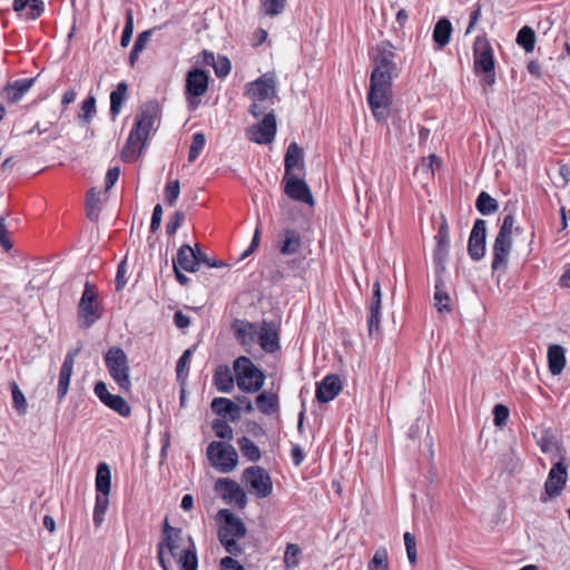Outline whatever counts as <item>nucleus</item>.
Listing matches in <instances>:
<instances>
[{
    "label": "nucleus",
    "instance_id": "nucleus-18",
    "mask_svg": "<svg viewBox=\"0 0 570 570\" xmlns=\"http://www.w3.org/2000/svg\"><path fill=\"white\" fill-rule=\"evenodd\" d=\"M215 489L222 493L223 499L243 509L247 503L246 493L238 483L230 479H218Z\"/></svg>",
    "mask_w": 570,
    "mask_h": 570
},
{
    "label": "nucleus",
    "instance_id": "nucleus-17",
    "mask_svg": "<svg viewBox=\"0 0 570 570\" xmlns=\"http://www.w3.org/2000/svg\"><path fill=\"white\" fill-rule=\"evenodd\" d=\"M487 222L478 218L471 229L468 253L473 261H480L485 254Z\"/></svg>",
    "mask_w": 570,
    "mask_h": 570
},
{
    "label": "nucleus",
    "instance_id": "nucleus-37",
    "mask_svg": "<svg viewBox=\"0 0 570 570\" xmlns=\"http://www.w3.org/2000/svg\"><path fill=\"white\" fill-rule=\"evenodd\" d=\"M109 494L97 493L94 508V524L96 528H100L105 521V514L109 505Z\"/></svg>",
    "mask_w": 570,
    "mask_h": 570
},
{
    "label": "nucleus",
    "instance_id": "nucleus-63",
    "mask_svg": "<svg viewBox=\"0 0 570 570\" xmlns=\"http://www.w3.org/2000/svg\"><path fill=\"white\" fill-rule=\"evenodd\" d=\"M154 32V29H149V30H145L142 32H140L135 42H134V47H136V50H144L147 42L149 41L151 35Z\"/></svg>",
    "mask_w": 570,
    "mask_h": 570
},
{
    "label": "nucleus",
    "instance_id": "nucleus-34",
    "mask_svg": "<svg viewBox=\"0 0 570 570\" xmlns=\"http://www.w3.org/2000/svg\"><path fill=\"white\" fill-rule=\"evenodd\" d=\"M537 444L543 453H550L561 448L558 436L552 429H542L540 436L537 439Z\"/></svg>",
    "mask_w": 570,
    "mask_h": 570
},
{
    "label": "nucleus",
    "instance_id": "nucleus-3",
    "mask_svg": "<svg viewBox=\"0 0 570 570\" xmlns=\"http://www.w3.org/2000/svg\"><path fill=\"white\" fill-rule=\"evenodd\" d=\"M522 233L523 228L515 224V218L512 214H508L503 217L492 246L491 268L493 273L507 272L509 256L512 249V235H520Z\"/></svg>",
    "mask_w": 570,
    "mask_h": 570
},
{
    "label": "nucleus",
    "instance_id": "nucleus-56",
    "mask_svg": "<svg viewBox=\"0 0 570 570\" xmlns=\"http://www.w3.org/2000/svg\"><path fill=\"white\" fill-rule=\"evenodd\" d=\"M185 220V213L181 210H176L175 214L169 218L166 224V233L171 236L177 229L181 226Z\"/></svg>",
    "mask_w": 570,
    "mask_h": 570
},
{
    "label": "nucleus",
    "instance_id": "nucleus-16",
    "mask_svg": "<svg viewBox=\"0 0 570 570\" xmlns=\"http://www.w3.org/2000/svg\"><path fill=\"white\" fill-rule=\"evenodd\" d=\"M284 193L293 200L314 205V198L308 185L298 175L284 176Z\"/></svg>",
    "mask_w": 570,
    "mask_h": 570
},
{
    "label": "nucleus",
    "instance_id": "nucleus-48",
    "mask_svg": "<svg viewBox=\"0 0 570 570\" xmlns=\"http://www.w3.org/2000/svg\"><path fill=\"white\" fill-rule=\"evenodd\" d=\"M134 32V13L131 9L126 10V22L122 30L120 45L121 47H127L131 40Z\"/></svg>",
    "mask_w": 570,
    "mask_h": 570
},
{
    "label": "nucleus",
    "instance_id": "nucleus-8",
    "mask_svg": "<svg viewBox=\"0 0 570 570\" xmlns=\"http://www.w3.org/2000/svg\"><path fill=\"white\" fill-rule=\"evenodd\" d=\"M78 314L79 317L85 321H97L104 315V306L99 298L98 287L88 281L85 283V287L78 303Z\"/></svg>",
    "mask_w": 570,
    "mask_h": 570
},
{
    "label": "nucleus",
    "instance_id": "nucleus-6",
    "mask_svg": "<svg viewBox=\"0 0 570 570\" xmlns=\"http://www.w3.org/2000/svg\"><path fill=\"white\" fill-rule=\"evenodd\" d=\"M209 72L199 68L189 70L186 75L185 98L188 110L195 111L200 105V97L208 89Z\"/></svg>",
    "mask_w": 570,
    "mask_h": 570
},
{
    "label": "nucleus",
    "instance_id": "nucleus-22",
    "mask_svg": "<svg viewBox=\"0 0 570 570\" xmlns=\"http://www.w3.org/2000/svg\"><path fill=\"white\" fill-rule=\"evenodd\" d=\"M146 142L147 140L139 136V134H136V131L130 130L127 141L121 150V159L125 163L136 161L140 157L146 146Z\"/></svg>",
    "mask_w": 570,
    "mask_h": 570
},
{
    "label": "nucleus",
    "instance_id": "nucleus-39",
    "mask_svg": "<svg viewBox=\"0 0 570 570\" xmlns=\"http://www.w3.org/2000/svg\"><path fill=\"white\" fill-rule=\"evenodd\" d=\"M238 448L242 454L250 462H257L261 459V451L258 446L247 436H242L237 440Z\"/></svg>",
    "mask_w": 570,
    "mask_h": 570
},
{
    "label": "nucleus",
    "instance_id": "nucleus-50",
    "mask_svg": "<svg viewBox=\"0 0 570 570\" xmlns=\"http://www.w3.org/2000/svg\"><path fill=\"white\" fill-rule=\"evenodd\" d=\"M286 0H262V9L267 16L281 14L285 9Z\"/></svg>",
    "mask_w": 570,
    "mask_h": 570
},
{
    "label": "nucleus",
    "instance_id": "nucleus-35",
    "mask_svg": "<svg viewBox=\"0 0 570 570\" xmlns=\"http://www.w3.org/2000/svg\"><path fill=\"white\" fill-rule=\"evenodd\" d=\"M128 86L125 81L117 85L116 89L110 94V115L115 119L120 110L124 101L127 98Z\"/></svg>",
    "mask_w": 570,
    "mask_h": 570
},
{
    "label": "nucleus",
    "instance_id": "nucleus-11",
    "mask_svg": "<svg viewBox=\"0 0 570 570\" xmlns=\"http://www.w3.org/2000/svg\"><path fill=\"white\" fill-rule=\"evenodd\" d=\"M275 76L273 73H265L247 85L246 96L250 100L271 101V104H274L277 94Z\"/></svg>",
    "mask_w": 570,
    "mask_h": 570
},
{
    "label": "nucleus",
    "instance_id": "nucleus-51",
    "mask_svg": "<svg viewBox=\"0 0 570 570\" xmlns=\"http://www.w3.org/2000/svg\"><path fill=\"white\" fill-rule=\"evenodd\" d=\"M190 356H191V350L188 348L178 358L177 364H176V375H177L178 381H185V379L187 376L186 372L188 370L189 362H190Z\"/></svg>",
    "mask_w": 570,
    "mask_h": 570
},
{
    "label": "nucleus",
    "instance_id": "nucleus-10",
    "mask_svg": "<svg viewBox=\"0 0 570 570\" xmlns=\"http://www.w3.org/2000/svg\"><path fill=\"white\" fill-rule=\"evenodd\" d=\"M568 480V466L561 458L550 469L544 482V495H541V501L546 502L548 499L557 498L563 491Z\"/></svg>",
    "mask_w": 570,
    "mask_h": 570
},
{
    "label": "nucleus",
    "instance_id": "nucleus-53",
    "mask_svg": "<svg viewBox=\"0 0 570 570\" xmlns=\"http://www.w3.org/2000/svg\"><path fill=\"white\" fill-rule=\"evenodd\" d=\"M449 245L450 243H436L433 259L438 268L444 269L445 268V261L449 254Z\"/></svg>",
    "mask_w": 570,
    "mask_h": 570
},
{
    "label": "nucleus",
    "instance_id": "nucleus-40",
    "mask_svg": "<svg viewBox=\"0 0 570 570\" xmlns=\"http://www.w3.org/2000/svg\"><path fill=\"white\" fill-rule=\"evenodd\" d=\"M99 203H100V193L96 191L95 188L90 189L87 193V197H86V214H87V217L91 222L97 220L99 217V212H100Z\"/></svg>",
    "mask_w": 570,
    "mask_h": 570
},
{
    "label": "nucleus",
    "instance_id": "nucleus-29",
    "mask_svg": "<svg viewBox=\"0 0 570 570\" xmlns=\"http://www.w3.org/2000/svg\"><path fill=\"white\" fill-rule=\"evenodd\" d=\"M213 381L220 393H230L234 390V376L227 365L216 367Z\"/></svg>",
    "mask_w": 570,
    "mask_h": 570
},
{
    "label": "nucleus",
    "instance_id": "nucleus-36",
    "mask_svg": "<svg viewBox=\"0 0 570 570\" xmlns=\"http://www.w3.org/2000/svg\"><path fill=\"white\" fill-rule=\"evenodd\" d=\"M256 405L263 414H273L278 410L277 395L271 392H263L256 397Z\"/></svg>",
    "mask_w": 570,
    "mask_h": 570
},
{
    "label": "nucleus",
    "instance_id": "nucleus-14",
    "mask_svg": "<svg viewBox=\"0 0 570 570\" xmlns=\"http://www.w3.org/2000/svg\"><path fill=\"white\" fill-rule=\"evenodd\" d=\"M158 118V104L156 101H148L140 107L131 130L136 131V134H139V136L148 140L149 134Z\"/></svg>",
    "mask_w": 570,
    "mask_h": 570
},
{
    "label": "nucleus",
    "instance_id": "nucleus-28",
    "mask_svg": "<svg viewBox=\"0 0 570 570\" xmlns=\"http://www.w3.org/2000/svg\"><path fill=\"white\" fill-rule=\"evenodd\" d=\"M453 28L450 19L442 17L433 28L432 39L439 48H444L450 43Z\"/></svg>",
    "mask_w": 570,
    "mask_h": 570
},
{
    "label": "nucleus",
    "instance_id": "nucleus-15",
    "mask_svg": "<svg viewBox=\"0 0 570 570\" xmlns=\"http://www.w3.org/2000/svg\"><path fill=\"white\" fill-rule=\"evenodd\" d=\"M94 392L104 405L115 411L120 416L128 417L131 414V407L128 402L120 395L111 394L105 382L100 381L96 383Z\"/></svg>",
    "mask_w": 570,
    "mask_h": 570
},
{
    "label": "nucleus",
    "instance_id": "nucleus-1",
    "mask_svg": "<svg viewBox=\"0 0 570 570\" xmlns=\"http://www.w3.org/2000/svg\"><path fill=\"white\" fill-rule=\"evenodd\" d=\"M394 49L390 40H383L370 51L374 68L366 100L377 122H385L389 118L393 99L392 81L400 72Z\"/></svg>",
    "mask_w": 570,
    "mask_h": 570
},
{
    "label": "nucleus",
    "instance_id": "nucleus-31",
    "mask_svg": "<svg viewBox=\"0 0 570 570\" xmlns=\"http://www.w3.org/2000/svg\"><path fill=\"white\" fill-rule=\"evenodd\" d=\"M282 236L284 237V240L282 242L279 246V252L282 255H293L296 254L301 246H302V239L298 232L292 228H286L282 232Z\"/></svg>",
    "mask_w": 570,
    "mask_h": 570
},
{
    "label": "nucleus",
    "instance_id": "nucleus-62",
    "mask_svg": "<svg viewBox=\"0 0 570 570\" xmlns=\"http://www.w3.org/2000/svg\"><path fill=\"white\" fill-rule=\"evenodd\" d=\"M163 219V207L160 204H157L153 209L151 222H150V232L156 233L161 225Z\"/></svg>",
    "mask_w": 570,
    "mask_h": 570
},
{
    "label": "nucleus",
    "instance_id": "nucleus-46",
    "mask_svg": "<svg viewBox=\"0 0 570 570\" xmlns=\"http://www.w3.org/2000/svg\"><path fill=\"white\" fill-rule=\"evenodd\" d=\"M180 195L179 180H170L166 184L164 189L165 202L169 206H174Z\"/></svg>",
    "mask_w": 570,
    "mask_h": 570
},
{
    "label": "nucleus",
    "instance_id": "nucleus-7",
    "mask_svg": "<svg viewBox=\"0 0 570 570\" xmlns=\"http://www.w3.org/2000/svg\"><path fill=\"white\" fill-rule=\"evenodd\" d=\"M207 458L214 469L222 473L232 472L238 462L235 448L219 441H213L207 448Z\"/></svg>",
    "mask_w": 570,
    "mask_h": 570
},
{
    "label": "nucleus",
    "instance_id": "nucleus-44",
    "mask_svg": "<svg viewBox=\"0 0 570 570\" xmlns=\"http://www.w3.org/2000/svg\"><path fill=\"white\" fill-rule=\"evenodd\" d=\"M206 144V138L203 132H195L191 138V144L188 151V161L194 163L200 155Z\"/></svg>",
    "mask_w": 570,
    "mask_h": 570
},
{
    "label": "nucleus",
    "instance_id": "nucleus-57",
    "mask_svg": "<svg viewBox=\"0 0 570 570\" xmlns=\"http://www.w3.org/2000/svg\"><path fill=\"white\" fill-rule=\"evenodd\" d=\"M403 538H404V544H405V549H406L407 559L411 564H414L416 562L415 538L410 532H405Z\"/></svg>",
    "mask_w": 570,
    "mask_h": 570
},
{
    "label": "nucleus",
    "instance_id": "nucleus-25",
    "mask_svg": "<svg viewBox=\"0 0 570 570\" xmlns=\"http://www.w3.org/2000/svg\"><path fill=\"white\" fill-rule=\"evenodd\" d=\"M173 267L181 268L188 273H195L198 271L195 261L194 248L188 244H183L173 258Z\"/></svg>",
    "mask_w": 570,
    "mask_h": 570
},
{
    "label": "nucleus",
    "instance_id": "nucleus-5",
    "mask_svg": "<svg viewBox=\"0 0 570 570\" xmlns=\"http://www.w3.org/2000/svg\"><path fill=\"white\" fill-rule=\"evenodd\" d=\"M233 366L239 390L246 393H255L263 387L265 374L248 357H237Z\"/></svg>",
    "mask_w": 570,
    "mask_h": 570
},
{
    "label": "nucleus",
    "instance_id": "nucleus-4",
    "mask_svg": "<svg viewBox=\"0 0 570 570\" xmlns=\"http://www.w3.org/2000/svg\"><path fill=\"white\" fill-rule=\"evenodd\" d=\"M106 368L122 392L131 391L130 367L128 356L119 346H111L104 355Z\"/></svg>",
    "mask_w": 570,
    "mask_h": 570
},
{
    "label": "nucleus",
    "instance_id": "nucleus-54",
    "mask_svg": "<svg viewBox=\"0 0 570 570\" xmlns=\"http://www.w3.org/2000/svg\"><path fill=\"white\" fill-rule=\"evenodd\" d=\"M127 273H128V267H127V262L126 259L121 261L117 267V273H116V277H115V291L116 292H121L126 284H127Z\"/></svg>",
    "mask_w": 570,
    "mask_h": 570
},
{
    "label": "nucleus",
    "instance_id": "nucleus-26",
    "mask_svg": "<svg viewBox=\"0 0 570 570\" xmlns=\"http://www.w3.org/2000/svg\"><path fill=\"white\" fill-rule=\"evenodd\" d=\"M183 542V531L179 528H174L169 525L167 519L165 520L164 529H163V540L159 544H163V548H167L173 557L177 556V552Z\"/></svg>",
    "mask_w": 570,
    "mask_h": 570
},
{
    "label": "nucleus",
    "instance_id": "nucleus-60",
    "mask_svg": "<svg viewBox=\"0 0 570 570\" xmlns=\"http://www.w3.org/2000/svg\"><path fill=\"white\" fill-rule=\"evenodd\" d=\"M0 246L4 252H9L12 248V242L9 238V232L6 224V218L0 217Z\"/></svg>",
    "mask_w": 570,
    "mask_h": 570
},
{
    "label": "nucleus",
    "instance_id": "nucleus-64",
    "mask_svg": "<svg viewBox=\"0 0 570 570\" xmlns=\"http://www.w3.org/2000/svg\"><path fill=\"white\" fill-rule=\"evenodd\" d=\"M222 570H245L244 567L233 559L232 557H225L220 560Z\"/></svg>",
    "mask_w": 570,
    "mask_h": 570
},
{
    "label": "nucleus",
    "instance_id": "nucleus-23",
    "mask_svg": "<svg viewBox=\"0 0 570 570\" xmlns=\"http://www.w3.org/2000/svg\"><path fill=\"white\" fill-rule=\"evenodd\" d=\"M285 174L284 176H295V169L304 170L303 149L295 142H291L284 158Z\"/></svg>",
    "mask_w": 570,
    "mask_h": 570
},
{
    "label": "nucleus",
    "instance_id": "nucleus-12",
    "mask_svg": "<svg viewBox=\"0 0 570 570\" xmlns=\"http://www.w3.org/2000/svg\"><path fill=\"white\" fill-rule=\"evenodd\" d=\"M243 476L249 485L250 491L257 498L263 499L272 494V479L265 469L258 465L249 466L244 471Z\"/></svg>",
    "mask_w": 570,
    "mask_h": 570
},
{
    "label": "nucleus",
    "instance_id": "nucleus-49",
    "mask_svg": "<svg viewBox=\"0 0 570 570\" xmlns=\"http://www.w3.org/2000/svg\"><path fill=\"white\" fill-rule=\"evenodd\" d=\"M10 387L14 409L19 413H24L27 410V402L23 393L14 381L10 382Z\"/></svg>",
    "mask_w": 570,
    "mask_h": 570
},
{
    "label": "nucleus",
    "instance_id": "nucleus-55",
    "mask_svg": "<svg viewBox=\"0 0 570 570\" xmlns=\"http://www.w3.org/2000/svg\"><path fill=\"white\" fill-rule=\"evenodd\" d=\"M274 104H271V101L252 100L248 111L253 117L258 118L271 111L269 109Z\"/></svg>",
    "mask_w": 570,
    "mask_h": 570
},
{
    "label": "nucleus",
    "instance_id": "nucleus-43",
    "mask_svg": "<svg viewBox=\"0 0 570 570\" xmlns=\"http://www.w3.org/2000/svg\"><path fill=\"white\" fill-rule=\"evenodd\" d=\"M381 285L379 281L373 284V294L370 303V315L367 321H380L381 317Z\"/></svg>",
    "mask_w": 570,
    "mask_h": 570
},
{
    "label": "nucleus",
    "instance_id": "nucleus-47",
    "mask_svg": "<svg viewBox=\"0 0 570 570\" xmlns=\"http://www.w3.org/2000/svg\"><path fill=\"white\" fill-rule=\"evenodd\" d=\"M212 429L215 432L216 436L223 440H232L233 439V429L225 421L220 419H216L212 423Z\"/></svg>",
    "mask_w": 570,
    "mask_h": 570
},
{
    "label": "nucleus",
    "instance_id": "nucleus-2",
    "mask_svg": "<svg viewBox=\"0 0 570 570\" xmlns=\"http://www.w3.org/2000/svg\"><path fill=\"white\" fill-rule=\"evenodd\" d=\"M237 340L245 346L258 343L266 353H275L281 348L279 328L276 323H242L235 326Z\"/></svg>",
    "mask_w": 570,
    "mask_h": 570
},
{
    "label": "nucleus",
    "instance_id": "nucleus-33",
    "mask_svg": "<svg viewBox=\"0 0 570 570\" xmlns=\"http://www.w3.org/2000/svg\"><path fill=\"white\" fill-rule=\"evenodd\" d=\"M189 547L185 548L178 559L180 570H197L198 559L196 554L195 543L191 537H188Z\"/></svg>",
    "mask_w": 570,
    "mask_h": 570
},
{
    "label": "nucleus",
    "instance_id": "nucleus-61",
    "mask_svg": "<svg viewBox=\"0 0 570 570\" xmlns=\"http://www.w3.org/2000/svg\"><path fill=\"white\" fill-rule=\"evenodd\" d=\"M222 546L229 554L238 556L243 552V549L237 543L238 539L235 538H218Z\"/></svg>",
    "mask_w": 570,
    "mask_h": 570
},
{
    "label": "nucleus",
    "instance_id": "nucleus-59",
    "mask_svg": "<svg viewBox=\"0 0 570 570\" xmlns=\"http://www.w3.org/2000/svg\"><path fill=\"white\" fill-rule=\"evenodd\" d=\"M509 417V409L503 404H497L493 407V421L497 426H502Z\"/></svg>",
    "mask_w": 570,
    "mask_h": 570
},
{
    "label": "nucleus",
    "instance_id": "nucleus-13",
    "mask_svg": "<svg viewBox=\"0 0 570 570\" xmlns=\"http://www.w3.org/2000/svg\"><path fill=\"white\" fill-rule=\"evenodd\" d=\"M277 125L274 110L271 109L263 119L252 125L247 130V136L250 141L259 145L271 144L276 136Z\"/></svg>",
    "mask_w": 570,
    "mask_h": 570
},
{
    "label": "nucleus",
    "instance_id": "nucleus-45",
    "mask_svg": "<svg viewBox=\"0 0 570 570\" xmlns=\"http://www.w3.org/2000/svg\"><path fill=\"white\" fill-rule=\"evenodd\" d=\"M368 570H389V556L385 548H379L367 566Z\"/></svg>",
    "mask_w": 570,
    "mask_h": 570
},
{
    "label": "nucleus",
    "instance_id": "nucleus-27",
    "mask_svg": "<svg viewBox=\"0 0 570 570\" xmlns=\"http://www.w3.org/2000/svg\"><path fill=\"white\" fill-rule=\"evenodd\" d=\"M210 406L214 413L223 417L229 416L233 421L240 417V407L229 399L215 397Z\"/></svg>",
    "mask_w": 570,
    "mask_h": 570
},
{
    "label": "nucleus",
    "instance_id": "nucleus-52",
    "mask_svg": "<svg viewBox=\"0 0 570 570\" xmlns=\"http://www.w3.org/2000/svg\"><path fill=\"white\" fill-rule=\"evenodd\" d=\"M96 112V99L94 96H89L82 101L79 118L85 122H89Z\"/></svg>",
    "mask_w": 570,
    "mask_h": 570
},
{
    "label": "nucleus",
    "instance_id": "nucleus-38",
    "mask_svg": "<svg viewBox=\"0 0 570 570\" xmlns=\"http://www.w3.org/2000/svg\"><path fill=\"white\" fill-rule=\"evenodd\" d=\"M475 207L482 215L494 214L498 208V202L487 191H481L475 200Z\"/></svg>",
    "mask_w": 570,
    "mask_h": 570
},
{
    "label": "nucleus",
    "instance_id": "nucleus-21",
    "mask_svg": "<svg viewBox=\"0 0 570 570\" xmlns=\"http://www.w3.org/2000/svg\"><path fill=\"white\" fill-rule=\"evenodd\" d=\"M79 350H76L73 352H68L65 356L63 363L60 368L59 373V381H58V389H57V396L59 401H62L63 397L68 393L69 384H70V377L73 370L75 364V357Z\"/></svg>",
    "mask_w": 570,
    "mask_h": 570
},
{
    "label": "nucleus",
    "instance_id": "nucleus-30",
    "mask_svg": "<svg viewBox=\"0 0 570 570\" xmlns=\"http://www.w3.org/2000/svg\"><path fill=\"white\" fill-rule=\"evenodd\" d=\"M548 365L552 375H559L566 366V351L561 345H550L548 348Z\"/></svg>",
    "mask_w": 570,
    "mask_h": 570
},
{
    "label": "nucleus",
    "instance_id": "nucleus-9",
    "mask_svg": "<svg viewBox=\"0 0 570 570\" xmlns=\"http://www.w3.org/2000/svg\"><path fill=\"white\" fill-rule=\"evenodd\" d=\"M473 63L476 73H489L494 71L495 60L492 46L483 32L473 42Z\"/></svg>",
    "mask_w": 570,
    "mask_h": 570
},
{
    "label": "nucleus",
    "instance_id": "nucleus-32",
    "mask_svg": "<svg viewBox=\"0 0 570 570\" xmlns=\"http://www.w3.org/2000/svg\"><path fill=\"white\" fill-rule=\"evenodd\" d=\"M95 487L97 493H110L111 488V472L110 466L106 462H100L96 471Z\"/></svg>",
    "mask_w": 570,
    "mask_h": 570
},
{
    "label": "nucleus",
    "instance_id": "nucleus-19",
    "mask_svg": "<svg viewBox=\"0 0 570 570\" xmlns=\"http://www.w3.org/2000/svg\"><path fill=\"white\" fill-rule=\"evenodd\" d=\"M219 515L224 520V525L218 531V538L242 539L245 537L246 527L240 518L226 509L220 510Z\"/></svg>",
    "mask_w": 570,
    "mask_h": 570
},
{
    "label": "nucleus",
    "instance_id": "nucleus-20",
    "mask_svg": "<svg viewBox=\"0 0 570 570\" xmlns=\"http://www.w3.org/2000/svg\"><path fill=\"white\" fill-rule=\"evenodd\" d=\"M342 390V383L337 375H326L316 387V399L321 403L334 400Z\"/></svg>",
    "mask_w": 570,
    "mask_h": 570
},
{
    "label": "nucleus",
    "instance_id": "nucleus-58",
    "mask_svg": "<svg viewBox=\"0 0 570 570\" xmlns=\"http://www.w3.org/2000/svg\"><path fill=\"white\" fill-rule=\"evenodd\" d=\"M213 67L218 78L226 77L232 69L230 61L226 57H218Z\"/></svg>",
    "mask_w": 570,
    "mask_h": 570
},
{
    "label": "nucleus",
    "instance_id": "nucleus-41",
    "mask_svg": "<svg viewBox=\"0 0 570 570\" xmlns=\"http://www.w3.org/2000/svg\"><path fill=\"white\" fill-rule=\"evenodd\" d=\"M302 550L296 543H288L284 553L283 562L286 570H294L298 567Z\"/></svg>",
    "mask_w": 570,
    "mask_h": 570
},
{
    "label": "nucleus",
    "instance_id": "nucleus-42",
    "mask_svg": "<svg viewBox=\"0 0 570 570\" xmlns=\"http://www.w3.org/2000/svg\"><path fill=\"white\" fill-rule=\"evenodd\" d=\"M517 43L524 49L525 52H532L535 45V33L529 26L522 27L517 35Z\"/></svg>",
    "mask_w": 570,
    "mask_h": 570
},
{
    "label": "nucleus",
    "instance_id": "nucleus-24",
    "mask_svg": "<svg viewBox=\"0 0 570 570\" xmlns=\"http://www.w3.org/2000/svg\"><path fill=\"white\" fill-rule=\"evenodd\" d=\"M35 83V78H22L9 82L4 89V97L10 102H18L31 89Z\"/></svg>",
    "mask_w": 570,
    "mask_h": 570
}]
</instances>
